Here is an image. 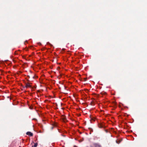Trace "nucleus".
<instances>
[{
    "label": "nucleus",
    "mask_w": 147,
    "mask_h": 147,
    "mask_svg": "<svg viewBox=\"0 0 147 147\" xmlns=\"http://www.w3.org/2000/svg\"><path fill=\"white\" fill-rule=\"evenodd\" d=\"M91 147H101V146L98 143H94L91 146Z\"/></svg>",
    "instance_id": "f257e3e1"
},
{
    "label": "nucleus",
    "mask_w": 147,
    "mask_h": 147,
    "mask_svg": "<svg viewBox=\"0 0 147 147\" xmlns=\"http://www.w3.org/2000/svg\"><path fill=\"white\" fill-rule=\"evenodd\" d=\"M98 127L100 128H105L104 125L102 123H99L98 124Z\"/></svg>",
    "instance_id": "f03ea898"
},
{
    "label": "nucleus",
    "mask_w": 147,
    "mask_h": 147,
    "mask_svg": "<svg viewBox=\"0 0 147 147\" xmlns=\"http://www.w3.org/2000/svg\"><path fill=\"white\" fill-rule=\"evenodd\" d=\"M28 76V77L29 78H30V76Z\"/></svg>",
    "instance_id": "ddd939ff"
},
{
    "label": "nucleus",
    "mask_w": 147,
    "mask_h": 147,
    "mask_svg": "<svg viewBox=\"0 0 147 147\" xmlns=\"http://www.w3.org/2000/svg\"><path fill=\"white\" fill-rule=\"evenodd\" d=\"M53 127H52L51 129H53Z\"/></svg>",
    "instance_id": "9b49d317"
},
{
    "label": "nucleus",
    "mask_w": 147,
    "mask_h": 147,
    "mask_svg": "<svg viewBox=\"0 0 147 147\" xmlns=\"http://www.w3.org/2000/svg\"><path fill=\"white\" fill-rule=\"evenodd\" d=\"M34 146H32V147H36L38 145V143H34Z\"/></svg>",
    "instance_id": "423d86ee"
},
{
    "label": "nucleus",
    "mask_w": 147,
    "mask_h": 147,
    "mask_svg": "<svg viewBox=\"0 0 147 147\" xmlns=\"http://www.w3.org/2000/svg\"><path fill=\"white\" fill-rule=\"evenodd\" d=\"M100 94L102 96L104 95H106V93L105 92H101Z\"/></svg>",
    "instance_id": "0eeeda50"
},
{
    "label": "nucleus",
    "mask_w": 147,
    "mask_h": 147,
    "mask_svg": "<svg viewBox=\"0 0 147 147\" xmlns=\"http://www.w3.org/2000/svg\"><path fill=\"white\" fill-rule=\"evenodd\" d=\"M26 134L30 136H33V134L32 133H31L30 131H28L26 132Z\"/></svg>",
    "instance_id": "7ed1b4c3"
},
{
    "label": "nucleus",
    "mask_w": 147,
    "mask_h": 147,
    "mask_svg": "<svg viewBox=\"0 0 147 147\" xmlns=\"http://www.w3.org/2000/svg\"><path fill=\"white\" fill-rule=\"evenodd\" d=\"M31 86L30 85V84L29 83H27L26 84V85L25 86V87L26 88H28V87H31Z\"/></svg>",
    "instance_id": "39448f33"
},
{
    "label": "nucleus",
    "mask_w": 147,
    "mask_h": 147,
    "mask_svg": "<svg viewBox=\"0 0 147 147\" xmlns=\"http://www.w3.org/2000/svg\"><path fill=\"white\" fill-rule=\"evenodd\" d=\"M61 118L64 122L67 121L66 117L64 115H62L61 117Z\"/></svg>",
    "instance_id": "20e7f679"
},
{
    "label": "nucleus",
    "mask_w": 147,
    "mask_h": 147,
    "mask_svg": "<svg viewBox=\"0 0 147 147\" xmlns=\"http://www.w3.org/2000/svg\"><path fill=\"white\" fill-rule=\"evenodd\" d=\"M122 140L121 139V140H119L118 141H116V142L117 143L119 144L120 143V142H121Z\"/></svg>",
    "instance_id": "6e6552de"
},
{
    "label": "nucleus",
    "mask_w": 147,
    "mask_h": 147,
    "mask_svg": "<svg viewBox=\"0 0 147 147\" xmlns=\"http://www.w3.org/2000/svg\"><path fill=\"white\" fill-rule=\"evenodd\" d=\"M105 131H106V132H107V130H105Z\"/></svg>",
    "instance_id": "9d476101"
},
{
    "label": "nucleus",
    "mask_w": 147,
    "mask_h": 147,
    "mask_svg": "<svg viewBox=\"0 0 147 147\" xmlns=\"http://www.w3.org/2000/svg\"><path fill=\"white\" fill-rule=\"evenodd\" d=\"M33 78H34V76H33Z\"/></svg>",
    "instance_id": "f8f14e48"
},
{
    "label": "nucleus",
    "mask_w": 147,
    "mask_h": 147,
    "mask_svg": "<svg viewBox=\"0 0 147 147\" xmlns=\"http://www.w3.org/2000/svg\"><path fill=\"white\" fill-rule=\"evenodd\" d=\"M33 120H37V119H35V118L33 119Z\"/></svg>",
    "instance_id": "1a4fd4ad"
}]
</instances>
